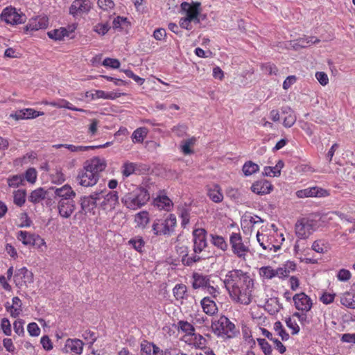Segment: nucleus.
Segmentation results:
<instances>
[{
	"instance_id": "nucleus-61",
	"label": "nucleus",
	"mask_w": 355,
	"mask_h": 355,
	"mask_svg": "<svg viewBox=\"0 0 355 355\" xmlns=\"http://www.w3.org/2000/svg\"><path fill=\"white\" fill-rule=\"evenodd\" d=\"M110 29V26L107 24H98L94 26V31L98 34L105 35Z\"/></svg>"
},
{
	"instance_id": "nucleus-51",
	"label": "nucleus",
	"mask_w": 355,
	"mask_h": 355,
	"mask_svg": "<svg viewBox=\"0 0 355 355\" xmlns=\"http://www.w3.org/2000/svg\"><path fill=\"white\" fill-rule=\"evenodd\" d=\"M103 65L112 69H118L120 67V62L117 59L107 58L103 60Z\"/></svg>"
},
{
	"instance_id": "nucleus-7",
	"label": "nucleus",
	"mask_w": 355,
	"mask_h": 355,
	"mask_svg": "<svg viewBox=\"0 0 355 355\" xmlns=\"http://www.w3.org/2000/svg\"><path fill=\"white\" fill-rule=\"evenodd\" d=\"M101 193L98 190L92 192L89 196H83L80 198L79 203L80 205V213L86 215L87 214H95V209L99 205V198H101Z\"/></svg>"
},
{
	"instance_id": "nucleus-25",
	"label": "nucleus",
	"mask_w": 355,
	"mask_h": 355,
	"mask_svg": "<svg viewBox=\"0 0 355 355\" xmlns=\"http://www.w3.org/2000/svg\"><path fill=\"white\" fill-rule=\"evenodd\" d=\"M201 305L205 313L208 315H214L218 311L215 302L209 297H204L201 301Z\"/></svg>"
},
{
	"instance_id": "nucleus-53",
	"label": "nucleus",
	"mask_w": 355,
	"mask_h": 355,
	"mask_svg": "<svg viewBox=\"0 0 355 355\" xmlns=\"http://www.w3.org/2000/svg\"><path fill=\"white\" fill-rule=\"evenodd\" d=\"M98 6L104 10H109L114 7L112 0H98Z\"/></svg>"
},
{
	"instance_id": "nucleus-3",
	"label": "nucleus",
	"mask_w": 355,
	"mask_h": 355,
	"mask_svg": "<svg viewBox=\"0 0 355 355\" xmlns=\"http://www.w3.org/2000/svg\"><path fill=\"white\" fill-rule=\"evenodd\" d=\"M149 199L150 194L146 189L135 187L121 198V201L127 208L135 210L146 205Z\"/></svg>"
},
{
	"instance_id": "nucleus-2",
	"label": "nucleus",
	"mask_w": 355,
	"mask_h": 355,
	"mask_svg": "<svg viewBox=\"0 0 355 355\" xmlns=\"http://www.w3.org/2000/svg\"><path fill=\"white\" fill-rule=\"evenodd\" d=\"M106 166L107 162L102 157H95L87 160L77 176L78 183L85 187L95 185L99 179V173L103 171Z\"/></svg>"
},
{
	"instance_id": "nucleus-24",
	"label": "nucleus",
	"mask_w": 355,
	"mask_h": 355,
	"mask_svg": "<svg viewBox=\"0 0 355 355\" xmlns=\"http://www.w3.org/2000/svg\"><path fill=\"white\" fill-rule=\"evenodd\" d=\"M154 205L159 209L170 211L173 204L171 200L166 195L159 196L154 200Z\"/></svg>"
},
{
	"instance_id": "nucleus-42",
	"label": "nucleus",
	"mask_w": 355,
	"mask_h": 355,
	"mask_svg": "<svg viewBox=\"0 0 355 355\" xmlns=\"http://www.w3.org/2000/svg\"><path fill=\"white\" fill-rule=\"evenodd\" d=\"M146 131L145 128H137L135 130L132 135V141L134 142H142L144 137L146 135Z\"/></svg>"
},
{
	"instance_id": "nucleus-40",
	"label": "nucleus",
	"mask_w": 355,
	"mask_h": 355,
	"mask_svg": "<svg viewBox=\"0 0 355 355\" xmlns=\"http://www.w3.org/2000/svg\"><path fill=\"white\" fill-rule=\"evenodd\" d=\"M173 292L176 300H182L187 292V286L184 284H177L174 287Z\"/></svg>"
},
{
	"instance_id": "nucleus-43",
	"label": "nucleus",
	"mask_w": 355,
	"mask_h": 355,
	"mask_svg": "<svg viewBox=\"0 0 355 355\" xmlns=\"http://www.w3.org/2000/svg\"><path fill=\"white\" fill-rule=\"evenodd\" d=\"M82 337L84 340H87L89 344V348H91L92 345L96 340L97 337L96 334L90 330H85L82 334Z\"/></svg>"
},
{
	"instance_id": "nucleus-20",
	"label": "nucleus",
	"mask_w": 355,
	"mask_h": 355,
	"mask_svg": "<svg viewBox=\"0 0 355 355\" xmlns=\"http://www.w3.org/2000/svg\"><path fill=\"white\" fill-rule=\"evenodd\" d=\"M58 212L60 216L68 218L76 209V203L73 200L58 201Z\"/></svg>"
},
{
	"instance_id": "nucleus-60",
	"label": "nucleus",
	"mask_w": 355,
	"mask_h": 355,
	"mask_svg": "<svg viewBox=\"0 0 355 355\" xmlns=\"http://www.w3.org/2000/svg\"><path fill=\"white\" fill-rule=\"evenodd\" d=\"M335 295L334 293H324L320 300L323 304H329L334 302Z\"/></svg>"
},
{
	"instance_id": "nucleus-19",
	"label": "nucleus",
	"mask_w": 355,
	"mask_h": 355,
	"mask_svg": "<svg viewBox=\"0 0 355 355\" xmlns=\"http://www.w3.org/2000/svg\"><path fill=\"white\" fill-rule=\"evenodd\" d=\"M43 112H38L31 108H26L17 110L15 113L10 114V116L15 120L35 119L44 115Z\"/></svg>"
},
{
	"instance_id": "nucleus-39",
	"label": "nucleus",
	"mask_w": 355,
	"mask_h": 355,
	"mask_svg": "<svg viewBox=\"0 0 355 355\" xmlns=\"http://www.w3.org/2000/svg\"><path fill=\"white\" fill-rule=\"evenodd\" d=\"M122 168V173L125 177H128L137 171L136 164L132 162L124 163Z\"/></svg>"
},
{
	"instance_id": "nucleus-62",
	"label": "nucleus",
	"mask_w": 355,
	"mask_h": 355,
	"mask_svg": "<svg viewBox=\"0 0 355 355\" xmlns=\"http://www.w3.org/2000/svg\"><path fill=\"white\" fill-rule=\"evenodd\" d=\"M193 336H194L193 342H194V345L196 347H198L199 348H202L205 346L206 340L202 336H201L200 334H195Z\"/></svg>"
},
{
	"instance_id": "nucleus-35",
	"label": "nucleus",
	"mask_w": 355,
	"mask_h": 355,
	"mask_svg": "<svg viewBox=\"0 0 355 355\" xmlns=\"http://www.w3.org/2000/svg\"><path fill=\"white\" fill-rule=\"evenodd\" d=\"M129 245H132V248L139 252H142V249L144 247L145 242L141 236H135L132 238L128 241Z\"/></svg>"
},
{
	"instance_id": "nucleus-44",
	"label": "nucleus",
	"mask_w": 355,
	"mask_h": 355,
	"mask_svg": "<svg viewBox=\"0 0 355 355\" xmlns=\"http://www.w3.org/2000/svg\"><path fill=\"white\" fill-rule=\"evenodd\" d=\"M24 179L21 175H13L8 179V184L10 187H17L23 183Z\"/></svg>"
},
{
	"instance_id": "nucleus-55",
	"label": "nucleus",
	"mask_w": 355,
	"mask_h": 355,
	"mask_svg": "<svg viewBox=\"0 0 355 355\" xmlns=\"http://www.w3.org/2000/svg\"><path fill=\"white\" fill-rule=\"evenodd\" d=\"M1 329L3 330V333L6 336L11 335V332H12L11 325H10V321L8 318H4L1 320Z\"/></svg>"
},
{
	"instance_id": "nucleus-12",
	"label": "nucleus",
	"mask_w": 355,
	"mask_h": 355,
	"mask_svg": "<svg viewBox=\"0 0 355 355\" xmlns=\"http://www.w3.org/2000/svg\"><path fill=\"white\" fill-rule=\"evenodd\" d=\"M206 235L207 232L202 228H198L193 231V251L196 254L200 253L207 247Z\"/></svg>"
},
{
	"instance_id": "nucleus-9",
	"label": "nucleus",
	"mask_w": 355,
	"mask_h": 355,
	"mask_svg": "<svg viewBox=\"0 0 355 355\" xmlns=\"http://www.w3.org/2000/svg\"><path fill=\"white\" fill-rule=\"evenodd\" d=\"M1 19L7 24L16 25L25 23L26 16L22 12H18L16 8L10 6L3 10Z\"/></svg>"
},
{
	"instance_id": "nucleus-27",
	"label": "nucleus",
	"mask_w": 355,
	"mask_h": 355,
	"mask_svg": "<svg viewBox=\"0 0 355 355\" xmlns=\"http://www.w3.org/2000/svg\"><path fill=\"white\" fill-rule=\"evenodd\" d=\"M35 234H31L26 231H19L17 232V238L25 245H31L34 241V236Z\"/></svg>"
},
{
	"instance_id": "nucleus-38",
	"label": "nucleus",
	"mask_w": 355,
	"mask_h": 355,
	"mask_svg": "<svg viewBox=\"0 0 355 355\" xmlns=\"http://www.w3.org/2000/svg\"><path fill=\"white\" fill-rule=\"evenodd\" d=\"M196 141L195 138L184 140L181 142V150L184 155H190L193 153L190 146L193 145Z\"/></svg>"
},
{
	"instance_id": "nucleus-15",
	"label": "nucleus",
	"mask_w": 355,
	"mask_h": 355,
	"mask_svg": "<svg viewBox=\"0 0 355 355\" xmlns=\"http://www.w3.org/2000/svg\"><path fill=\"white\" fill-rule=\"evenodd\" d=\"M298 198H307V197H325L329 195L327 190L318 187H313L302 190H299L296 192Z\"/></svg>"
},
{
	"instance_id": "nucleus-49",
	"label": "nucleus",
	"mask_w": 355,
	"mask_h": 355,
	"mask_svg": "<svg viewBox=\"0 0 355 355\" xmlns=\"http://www.w3.org/2000/svg\"><path fill=\"white\" fill-rule=\"evenodd\" d=\"M25 178L30 183H35L37 179V171L34 168H29L25 173Z\"/></svg>"
},
{
	"instance_id": "nucleus-29",
	"label": "nucleus",
	"mask_w": 355,
	"mask_h": 355,
	"mask_svg": "<svg viewBox=\"0 0 355 355\" xmlns=\"http://www.w3.org/2000/svg\"><path fill=\"white\" fill-rule=\"evenodd\" d=\"M50 105L58 108H67L70 110L84 112L83 109L73 106L71 103L64 99H60L57 101L51 102Z\"/></svg>"
},
{
	"instance_id": "nucleus-23",
	"label": "nucleus",
	"mask_w": 355,
	"mask_h": 355,
	"mask_svg": "<svg viewBox=\"0 0 355 355\" xmlns=\"http://www.w3.org/2000/svg\"><path fill=\"white\" fill-rule=\"evenodd\" d=\"M193 282L192 287L194 289L203 288L207 287L210 280L208 276L194 272L192 275Z\"/></svg>"
},
{
	"instance_id": "nucleus-10",
	"label": "nucleus",
	"mask_w": 355,
	"mask_h": 355,
	"mask_svg": "<svg viewBox=\"0 0 355 355\" xmlns=\"http://www.w3.org/2000/svg\"><path fill=\"white\" fill-rule=\"evenodd\" d=\"M230 243L232 247V252L239 258L245 259L246 254L250 250L249 248L243 243L240 233L233 232L230 237Z\"/></svg>"
},
{
	"instance_id": "nucleus-1",
	"label": "nucleus",
	"mask_w": 355,
	"mask_h": 355,
	"mask_svg": "<svg viewBox=\"0 0 355 355\" xmlns=\"http://www.w3.org/2000/svg\"><path fill=\"white\" fill-rule=\"evenodd\" d=\"M223 283L233 301L244 305L250 304L254 283L247 273L241 270L229 271Z\"/></svg>"
},
{
	"instance_id": "nucleus-34",
	"label": "nucleus",
	"mask_w": 355,
	"mask_h": 355,
	"mask_svg": "<svg viewBox=\"0 0 355 355\" xmlns=\"http://www.w3.org/2000/svg\"><path fill=\"white\" fill-rule=\"evenodd\" d=\"M259 169V166L257 164L252 161H248L244 164L242 170L245 175L249 176L257 172Z\"/></svg>"
},
{
	"instance_id": "nucleus-28",
	"label": "nucleus",
	"mask_w": 355,
	"mask_h": 355,
	"mask_svg": "<svg viewBox=\"0 0 355 355\" xmlns=\"http://www.w3.org/2000/svg\"><path fill=\"white\" fill-rule=\"evenodd\" d=\"M48 36L55 40H61L64 37H69V31L65 28H60V29H55L48 32Z\"/></svg>"
},
{
	"instance_id": "nucleus-52",
	"label": "nucleus",
	"mask_w": 355,
	"mask_h": 355,
	"mask_svg": "<svg viewBox=\"0 0 355 355\" xmlns=\"http://www.w3.org/2000/svg\"><path fill=\"white\" fill-rule=\"evenodd\" d=\"M27 330L31 336H38L40 333V329L35 322L29 323L27 327Z\"/></svg>"
},
{
	"instance_id": "nucleus-47",
	"label": "nucleus",
	"mask_w": 355,
	"mask_h": 355,
	"mask_svg": "<svg viewBox=\"0 0 355 355\" xmlns=\"http://www.w3.org/2000/svg\"><path fill=\"white\" fill-rule=\"evenodd\" d=\"M257 342L265 355H270L271 354V346L265 339L258 338Z\"/></svg>"
},
{
	"instance_id": "nucleus-41",
	"label": "nucleus",
	"mask_w": 355,
	"mask_h": 355,
	"mask_svg": "<svg viewBox=\"0 0 355 355\" xmlns=\"http://www.w3.org/2000/svg\"><path fill=\"white\" fill-rule=\"evenodd\" d=\"M260 275L266 279H270L275 277V270L271 266H263L259 270Z\"/></svg>"
},
{
	"instance_id": "nucleus-14",
	"label": "nucleus",
	"mask_w": 355,
	"mask_h": 355,
	"mask_svg": "<svg viewBox=\"0 0 355 355\" xmlns=\"http://www.w3.org/2000/svg\"><path fill=\"white\" fill-rule=\"evenodd\" d=\"M295 308L299 311H309L311 310L313 303L311 299L304 293L295 294L293 297Z\"/></svg>"
},
{
	"instance_id": "nucleus-57",
	"label": "nucleus",
	"mask_w": 355,
	"mask_h": 355,
	"mask_svg": "<svg viewBox=\"0 0 355 355\" xmlns=\"http://www.w3.org/2000/svg\"><path fill=\"white\" fill-rule=\"evenodd\" d=\"M152 349H153V343H149L146 340H143L141 343V351L146 354H152Z\"/></svg>"
},
{
	"instance_id": "nucleus-8",
	"label": "nucleus",
	"mask_w": 355,
	"mask_h": 355,
	"mask_svg": "<svg viewBox=\"0 0 355 355\" xmlns=\"http://www.w3.org/2000/svg\"><path fill=\"white\" fill-rule=\"evenodd\" d=\"M295 234L300 239H307L318 228L317 222L303 218L295 224Z\"/></svg>"
},
{
	"instance_id": "nucleus-13",
	"label": "nucleus",
	"mask_w": 355,
	"mask_h": 355,
	"mask_svg": "<svg viewBox=\"0 0 355 355\" xmlns=\"http://www.w3.org/2000/svg\"><path fill=\"white\" fill-rule=\"evenodd\" d=\"M92 8L90 0H74L69 8V13L73 17L88 12Z\"/></svg>"
},
{
	"instance_id": "nucleus-5",
	"label": "nucleus",
	"mask_w": 355,
	"mask_h": 355,
	"mask_svg": "<svg viewBox=\"0 0 355 355\" xmlns=\"http://www.w3.org/2000/svg\"><path fill=\"white\" fill-rule=\"evenodd\" d=\"M176 225V217L174 214H169L166 219L156 220L152 226L155 235H171Z\"/></svg>"
},
{
	"instance_id": "nucleus-30",
	"label": "nucleus",
	"mask_w": 355,
	"mask_h": 355,
	"mask_svg": "<svg viewBox=\"0 0 355 355\" xmlns=\"http://www.w3.org/2000/svg\"><path fill=\"white\" fill-rule=\"evenodd\" d=\"M26 191L25 189H18L13 192L14 203L19 207H21L26 202Z\"/></svg>"
},
{
	"instance_id": "nucleus-46",
	"label": "nucleus",
	"mask_w": 355,
	"mask_h": 355,
	"mask_svg": "<svg viewBox=\"0 0 355 355\" xmlns=\"http://www.w3.org/2000/svg\"><path fill=\"white\" fill-rule=\"evenodd\" d=\"M265 237H266V236L263 235V234L259 233V232H257V241L259 242V245L264 250H271L272 247H273V244L268 243V241H266V243H265V241H264Z\"/></svg>"
},
{
	"instance_id": "nucleus-17",
	"label": "nucleus",
	"mask_w": 355,
	"mask_h": 355,
	"mask_svg": "<svg viewBox=\"0 0 355 355\" xmlns=\"http://www.w3.org/2000/svg\"><path fill=\"white\" fill-rule=\"evenodd\" d=\"M49 19L46 16H37L31 18L28 24L26 26V31H38L40 29H45L48 27Z\"/></svg>"
},
{
	"instance_id": "nucleus-21",
	"label": "nucleus",
	"mask_w": 355,
	"mask_h": 355,
	"mask_svg": "<svg viewBox=\"0 0 355 355\" xmlns=\"http://www.w3.org/2000/svg\"><path fill=\"white\" fill-rule=\"evenodd\" d=\"M54 187H50L47 190H44V188L40 187L31 191L28 200L33 204H37L42 200L46 198V197L51 193V190H53Z\"/></svg>"
},
{
	"instance_id": "nucleus-33",
	"label": "nucleus",
	"mask_w": 355,
	"mask_h": 355,
	"mask_svg": "<svg viewBox=\"0 0 355 355\" xmlns=\"http://www.w3.org/2000/svg\"><path fill=\"white\" fill-rule=\"evenodd\" d=\"M340 303L349 309H355V300L354 296L349 293H345L340 297Z\"/></svg>"
},
{
	"instance_id": "nucleus-31",
	"label": "nucleus",
	"mask_w": 355,
	"mask_h": 355,
	"mask_svg": "<svg viewBox=\"0 0 355 355\" xmlns=\"http://www.w3.org/2000/svg\"><path fill=\"white\" fill-rule=\"evenodd\" d=\"M211 243L223 251H226L228 248V245L225 241L224 238L219 235L211 234Z\"/></svg>"
},
{
	"instance_id": "nucleus-36",
	"label": "nucleus",
	"mask_w": 355,
	"mask_h": 355,
	"mask_svg": "<svg viewBox=\"0 0 355 355\" xmlns=\"http://www.w3.org/2000/svg\"><path fill=\"white\" fill-rule=\"evenodd\" d=\"M12 304L15 306L14 310L11 311V317L15 318L18 317L22 311L21 306L22 303L21 300L18 297H14L12 300Z\"/></svg>"
},
{
	"instance_id": "nucleus-11",
	"label": "nucleus",
	"mask_w": 355,
	"mask_h": 355,
	"mask_svg": "<svg viewBox=\"0 0 355 355\" xmlns=\"http://www.w3.org/2000/svg\"><path fill=\"white\" fill-rule=\"evenodd\" d=\"M101 193V198H99V205L103 209H112L119 204V196L116 191H107L105 190H98Z\"/></svg>"
},
{
	"instance_id": "nucleus-32",
	"label": "nucleus",
	"mask_w": 355,
	"mask_h": 355,
	"mask_svg": "<svg viewBox=\"0 0 355 355\" xmlns=\"http://www.w3.org/2000/svg\"><path fill=\"white\" fill-rule=\"evenodd\" d=\"M15 278L20 277V279H24V282H33V274L30 272L26 267L21 268L20 269L16 271L15 275Z\"/></svg>"
},
{
	"instance_id": "nucleus-56",
	"label": "nucleus",
	"mask_w": 355,
	"mask_h": 355,
	"mask_svg": "<svg viewBox=\"0 0 355 355\" xmlns=\"http://www.w3.org/2000/svg\"><path fill=\"white\" fill-rule=\"evenodd\" d=\"M327 248L322 241L318 240L313 242L312 249L318 253H324L327 251Z\"/></svg>"
},
{
	"instance_id": "nucleus-64",
	"label": "nucleus",
	"mask_w": 355,
	"mask_h": 355,
	"mask_svg": "<svg viewBox=\"0 0 355 355\" xmlns=\"http://www.w3.org/2000/svg\"><path fill=\"white\" fill-rule=\"evenodd\" d=\"M315 77L319 81V83L324 86L329 83V78L327 75L322 71H319L315 73Z\"/></svg>"
},
{
	"instance_id": "nucleus-48",
	"label": "nucleus",
	"mask_w": 355,
	"mask_h": 355,
	"mask_svg": "<svg viewBox=\"0 0 355 355\" xmlns=\"http://www.w3.org/2000/svg\"><path fill=\"white\" fill-rule=\"evenodd\" d=\"M136 221L138 224L145 226L149 221L148 214L146 211H141L136 215Z\"/></svg>"
},
{
	"instance_id": "nucleus-63",
	"label": "nucleus",
	"mask_w": 355,
	"mask_h": 355,
	"mask_svg": "<svg viewBox=\"0 0 355 355\" xmlns=\"http://www.w3.org/2000/svg\"><path fill=\"white\" fill-rule=\"evenodd\" d=\"M40 343L43 348L47 351L52 349L53 345L50 338L47 336H44L41 338Z\"/></svg>"
},
{
	"instance_id": "nucleus-6",
	"label": "nucleus",
	"mask_w": 355,
	"mask_h": 355,
	"mask_svg": "<svg viewBox=\"0 0 355 355\" xmlns=\"http://www.w3.org/2000/svg\"><path fill=\"white\" fill-rule=\"evenodd\" d=\"M211 329L218 336L225 335L231 338L234 335L235 325L227 317L222 315L218 320L212 321Z\"/></svg>"
},
{
	"instance_id": "nucleus-37",
	"label": "nucleus",
	"mask_w": 355,
	"mask_h": 355,
	"mask_svg": "<svg viewBox=\"0 0 355 355\" xmlns=\"http://www.w3.org/2000/svg\"><path fill=\"white\" fill-rule=\"evenodd\" d=\"M178 327L181 331L185 332L187 334L194 335L195 328L194 327L187 321L180 320L178 323Z\"/></svg>"
},
{
	"instance_id": "nucleus-16",
	"label": "nucleus",
	"mask_w": 355,
	"mask_h": 355,
	"mask_svg": "<svg viewBox=\"0 0 355 355\" xmlns=\"http://www.w3.org/2000/svg\"><path fill=\"white\" fill-rule=\"evenodd\" d=\"M51 191H53L55 198H60L59 201L73 200L76 196V192L69 184H64L59 188L54 187V189Z\"/></svg>"
},
{
	"instance_id": "nucleus-58",
	"label": "nucleus",
	"mask_w": 355,
	"mask_h": 355,
	"mask_svg": "<svg viewBox=\"0 0 355 355\" xmlns=\"http://www.w3.org/2000/svg\"><path fill=\"white\" fill-rule=\"evenodd\" d=\"M286 323L288 328L293 330L292 334L295 335L299 333L300 327L295 321H293L291 318L286 319Z\"/></svg>"
},
{
	"instance_id": "nucleus-26",
	"label": "nucleus",
	"mask_w": 355,
	"mask_h": 355,
	"mask_svg": "<svg viewBox=\"0 0 355 355\" xmlns=\"http://www.w3.org/2000/svg\"><path fill=\"white\" fill-rule=\"evenodd\" d=\"M207 195L213 202L216 203L220 202L223 200V195L220 188L217 184L208 189Z\"/></svg>"
},
{
	"instance_id": "nucleus-50",
	"label": "nucleus",
	"mask_w": 355,
	"mask_h": 355,
	"mask_svg": "<svg viewBox=\"0 0 355 355\" xmlns=\"http://www.w3.org/2000/svg\"><path fill=\"white\" fill-rule=\"evenodd\" d=\"M187 130V127L183 124H179L176 126H174L172 128L173 132H174L178 137H182L186 135Z\"/></svg>"
},
{
	"instance_id": "nucleus-54",
	"label": "nucleus",
	"mask_w": 355,
	"mask_h": 355,
	"mask_svg": "<svg viewBox=\"0 0 355 355\" xmlns=\"http://www.w3.org/2000/svg\"><path fill=\"white\" fill-rule=\"evenodd\" d=\"M295 121H296V116L293 112L289 114V115H287L284 118L283 125L286 128H291V126H293L294 125Z\"/></svg>"
},
{
	"instance_id": "nucleus-59",
	"label": "nucleus",
	"mask_w": 355,
	"mask_h": 355,
	"mask_svg": "<svg viewBox=\"0 0 355 355\" xmlns=\"http://www.w3.org/2000/svg\"><path fill=\"white\" fill-rule=\"evenodd\" d=\"M337 277L340 281L346 282L350 279L351 273L348 270L340 269L338 272Z\"/></svg>"
},
{
	"instance_id": "nucleus-4",
	"label": "nucleus",
	"mask_w": 355,
	"mask_h": 355,
	"mask_svg": "<svg viewBox=\"0 0 355 355\" xmlns=\"http://www.w3.org/2000/svg\"><path fill=\"white\" fill-rule=\"evenodd\" d=\"M181 8L186 13V17L180 19V26L182 28L190 31L192 29V21L196 24L200 22V3L194 2L190 4L187 2H183L181 4Z\"/></svg>"
},
{
	"instance_id": "nucleus-45",
	"label": "nucleus",
	"mask_w": 355,
	"mask_h": 355,
	"mask_svg": "<svg viewBox=\"0 0 355 355\" xmlns=\"http://www.w3.org/2000/svg\"><path fill=\"white\" fill-rule=\"evenodd\" d=\"M320 42V40L315 38V37H309L306 38H300L298 40L299 45L303 48L309 46L313 44H316Z\"/></svg>"
},
{
	"instance_id": "nucleus-18",
	"label": "nucleus",
	"mask_w": 355,
	"mask_h": 355,
	"mask_svg": "<svg viewBox=\"0 0 355 355\" xmlns=\"http://www.w3.org/2000/svg\"><path fill=\"white\" fill-rule=\"evenodd\" d=\"M83 342L78 338H68L66 340L64 347L62 348V352L64 354L73 352L76 354H80L83 349Z\"/></svg>"
},
{
	"instance_id": "nucleus-22",
	"label": "nucleus",
	"mask_w": 355,
	"mask_h": 355,
	"mask_svg": "<svg viewBox=\"0 0 355 355\" xmlns=\"http://www.w3.org/2000/svg\"><path fill=\"white\" fill-rule=\"evenodd\" d=\"M273 186L265 180L255 182L251 187L252 191L259 195H264L270 193Z\"/></svg>"
}]
</instances>
